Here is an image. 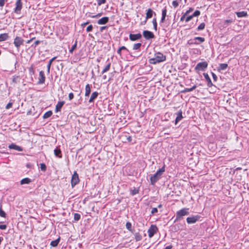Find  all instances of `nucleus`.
Instances as JSON below:
<instances>
[{"instance_id":"obj_12","label":"nucleus","mask_w":249,"mask_h":249,"mask_svg":"<svg viewBox=\"0 0 249 249\" xmlns=\"http://www.w3.org/2000/svg\"><path fill=\"white\" fill-rule=\"evenodd\" d=\"M177 117L175 121V124H177L182 118V112L181 110H178L176 113Z\"/></svg>"},{"instance_id":"obj_36","label":"nucleus","mask_w":249,"mask_h":249,"mask_svg":"<svg viewBox=\"0 0 249 249\" xmlns=\"http://www.w3.org/2000/svg\"><path fill=\"white\" fill-rule=\"evenodd\" d=\"M139 192V189L136 188L135 187L133 189L130 190V194L132 196H134V195L138 194Z\"/></svg>"},{"instance_id":"obj_35","label":"nucleus","mask_w":249,"mask_h":249,"mask_svg":"<svg viewBox=\"0 0 249 249\" xmlns=\"http://www.w3.org/2000/svg\"><path fill=\"white\" fill-rule=\"evenodd\" d=\"M142 46V44L141 43H135L133 46V50H137L140 49V48Z\"/></svg>"},{"instance_id":"obj_47","label":"nucleus","mask_w":249,"mask_h":249,"mask_svg":"<svg viewBox=\"0 0 249 249\" xmlns=\"http://www.w3.org/2000/svg\"><path fill=\"white\" fill-rule=\"evenodd\" d=\"M135 238L137 241H140L142 239V236L141 234H135Z\"/></svg>"},{"instance_id":"obj_2","label":"nucleus","mask_w":249,"mask_h":249,"mask_svg":"<svg viewBox=\"0 0 249 249\" xmlns=\"http://www.w3.org/2000/svg\"><path fill=\"white\" fill-rule=\"evenodd\" d=\"M188 211V208H183L178 211L176 213L175 222L180 221L183 218L184 216L188 215L189 214Z\"/></svg>"},{"instance_id":"obj_54","label":"nucleus","mask_w":249,"mask_h":249,"mask_svg":"<svg viewBox=\"0 0 249 249\" xmlns=\"http://www.w3.org/2000/svg\"><path fill=\"white\" fill-rule=\"evenodd\" d=\"M158 208H153L152 209L151 213L152 214H154L155 213H158Z\"/></svg>"},{"instance_id":"obj_9","label":"nucleus","mask_w":249,"mask_h":249,"mask_svg":"<svg viewBox=\"0 0 249 249\" xmlns=\"http://www.w3.org/2000/svg\"><path fill=\"white\" fill-rule=\"evenodd\" d=\"M129 39L132 41H135L141 39L142 38V35L141 33L136 34H130L129 35Z\"/></svg>"},{"instance_id":"obj_53","label":"nucleus","mask_w":249,"mask_h":249,"mask_svg":"<svg viewBox=\"0 0 249 249\" xmlns=\"http://www.w3.org/2000/svg\"><path fill=\"white\" fill-rule=\"evenodd\" d=\"M178 2L177 0H174L172 2V5L174 8H176L178 6Z\"/></svg>"},{"instance_id":"obj_55","label":"nucleus","mask_w":249,"mask_h":249,"mask_svg":"<svg viewBox=\"0 0 249 249\" xmlns=\"http://www.w3.org/2000/svg\"><path fill=\"white\" fill-rule=\"evenodd\" d=\"M193 18V16H192V15L186 17V18H185V22H188V21L191 20Z\"/></svg>"},{"instance_id":"obj_23","label":"nucleus","mask_w":249,"mask_h":249,"mask_svg":"<svg viewBox=\"0 0 249 249\" xmlns=\"http://www.w3.org/2000/svg\"><path fill=\"white\" fill-rule=\"evenodd\" d=\"M9 35L7 33L1 34L0 35V42L4 41L9 38Z\"/></svg>"},{"instance_id":"obj_45","label":"nucleus","mask_w":249,"mask_h":249,"mask_svg":"<svg viewBox=\"0 0 249 249\" xmlns=\"http://www.w3.org/2000/svg\"><path fill=\"white\" fill-rule=\"evenodd\" d=\"M195 40H196V41H198L199 42V43H200L204 42L205 38L202 37H195Z\"/></svg>"},{"instance_id":"obj_43","label":"nucleus","mask_w":249,"mask_h":249,"mask_svg":"<svg viewBox=\"0 0 249 249\" xmlns=\"http://www.w3.org/2000/svg\"><path fill=\"white\" fill-rule=\"evenodd\" d=\"M40 168L41 171L45 172L47 170V166L44 163H41L40 164Z\"/></svg>"},{"instance_id":"obj_34","label":"nucleus","mask_w":249,"mask_h":249,"mask_svg":"<svg viewBox=\"0 0 249 249\" xmlns=\"http://www.w3.org/2000/svg\"><path fill=\"white\" fill-rule=\"evenodd\" d=\"M52 114H53L52 111L51 110H49V111L46 112V113H45V114L43 115V118L44 119L48 118L50 117H51Z\"/></svg>"},{"instance_id":"obj_32","label":"nucleus","mask_w":249,"mask_h":249,"mask_svg":"<svg viewBox=\"0 0 249 249\" xmlns=\"http://www.w3.org/2000/svg\"><path fill=\"white\" fill-rule=\"evenodd\" d=\"M110 66H111V63L109 62L107 65V66L105 67V68L103 69V70L101 72V74H103L104 73H105V72H107V71H108L109 70V69H110Z\"/></svg>"},{"instance_id":"obj_21","label":"nucleus","mask_w":249,"mask_h":249,"mask_svg":"<svg viewBox=\"0 0 249 249\" xmlns=\"http://www.w3.org/2000/svg\"><path fill=\"white\" fill-rule=\"evenodd\" d=\"M54 154L55 156L59 158H61L62 157L61 151L59 147H56L54 150Z\"/></svg>"},{"instance_id":"obj_33","label":"nucleus","mask_w":249,"mask_h":249,"mask_svg":"<svg viewBox=\"0 0 249 249\" xmlns=\"http://www.w3.org/2000/svg\"><path fill=\"white\" fill-rule=\"evenodd\" d=\"M74 221L73 222H77L81 218V214L79 213H74Z\"/></svg>"},{"instance_id":"obj_51","label":"nucleus","mask_w":249,"mask_h":249,"mask_svg":"<svg viewBox=\"0 0 249 249\" xmlns=\"http://www.w3.org/2000/svg\"><path fill=\"white\" fill-rule=\"evenodd\" d=\"M124 137L126 138V140L127 141V142H131L132 139L131 136L124 135Z\"/></svg>"},{"instance_id":"obj_7","label":"nucleus","mask_w":249,"mask_h":249,"mask_svg":"<svg viewBox=\"0 0 249 249\" xmlns=\"http://www.w3.org/2000/svg\"><path fill=\"white\" fill-rule=\"evenodd\" d=\"M22 8V3L21 0H17L16 2V7L14 9V12L17 14H19Z\"/></svg>"},{"instance_id":"obj_39","label":"nucleus","mask_w":249,"mask_h":249,"mask_svg":"<svg viewBox=\"0 0 249 249\" xmlns=\"http://www.w3.org/2000/svg\"><path fill=\"white\" fill-rule=\"evenodd\" d=\"M77 44V40H76L74 44L72 46L71 49L69 51L70 53H73V51L76 49Z\"/></svg>"},{"instance_id":"obj_57","label":"nucleus","mask_w":249,"mask_h":249,"mask_svg":"<svg viewBox=\"0 0 249 249\" xmlns=\"http://www.w3.org/2000/svg\"><path fill=\"white\" fill-rule=\"evenodd\" d=\"M12 105H13V103L10 102L7 104V105L6 106L5 108L9 109L12 107Z\"/></svg>"},{"instance_id":"obj_38","label":"nucleus","mask_w":249,"mask_h":249,"mask_svg":"<svg viewBox=\"0 0 249 249\" xmlns=\"http://www.w3.org/2000/svg\"><path fill=\"white\" fill-rule=\"evenodd\" d=\"M152 23L153 24V28H154V30L156 31H157L158 24H157L156 18H154L153 19Z\"/></svg>"},{"instance_id":"obj_41","label":"nucleus","mask_w":249,"mask_h":249,"mask_svg":"<svg viewBox=\"0 0 249 249\" xmlns=\"http://www.w3.org/2000/svg\"><path fill=\"white\" fill-rule=\"evenodd\" d=\"M19 79V76L14 75L13 76L12 81L13 83L17 84V83L19 82V81L18 80Z\"/></svg>"},{"instance_id":"obj_27","label":"nucleus","mask_w":249,"mask_h":249,"mask_svg":"<svg viewBox=\"0 0 249 249\" xmlns=\"http://www.w3.org/2000/svg\"><path fill=\"white\" fill-rule=\"evenodd\" d=\"M228 66L227 64L221 63V64H219V66L217 70L218 71H224L228 68Z\"/></svg>"},{"instance_id":"obj_63","label":"nucleus","mask_w":249,"mask_h":249,"mask_svg":"<svg viewBox=\"0 0 249 249\" xmlns=\"http://www.w3.org/2000/svg\"><path fill=\"white\" fill-rule=\"evenodd\" d=\"M107 26L101 27L100 29V32H103V30H104L105 29H107Z\"/></svg>"},{"instance_id":"obj_4","label":"nucleus","mask_w":249,"mask_h":249,"mask_svg":"<svg viewBox=\"0 0 249 249\" xmlns=\"http://www.w3.org/2000/svg\"><path fill=\"white\" fill-rule=\"evenodd\" d=\"M80 181L79 178V175L76 171H74L73 175H72L71 183L72 188H73L76 185H77Z\"/></svg>"},{"instance_id":"obj_42","label":"nucleus","mask_w":249,"mask_h":249,"mask_svg":"<svg viewBox=\"0 0 249 249\" xmlns=\"http://www.w3.org/2000/svg\"><path fill=\"white\" fill-rule=\"evenodd\" d=\"M205 27V24L203 22L201 23L197 28L196 30L197 31H201L203 30Z\"/></svg>"},{"instance_id":"obj_46","label":"nucleus","mask_w":249,"mask_h":249,"mask_svg":"<svg viewBox=\"0 0 249 249\" xmlns=\"http://www.w3.org/2000/svg\"><path fill=\"white\" fill-rule=\"evenodd\" d=\"M77 237L76 236H74L71 235V237L68 239V242L70 243H71L73 241H74L75 239H77Z\"/></svg>"},{"instance_id":"obj_59","label":"nucleus","mask_w":249,"mask_h":249,"mask_svg":"<svg viewBox=\"0 0 249 249\" xmlns=\"http://www.w3.org/2000/svg\"><path fill=\"white\" fill-rule=\"evenodd\" d=\"M187 15H185L184 13L181 17L180 20L183 21V20H185V18H186Z\"/></svg>"},{"instance_id":"obj_6","label":"nucleus","mask_w":249,"mask_h":249,"mask_svg":"<svg viewBox=\"0 0 249 249\" xmlns=\"http://www.w3.org/2000/svg\"><path fill=\"white\" fill-rule=\"evenodd\" d=\"M142 35L146 40H151L155 37L152 32L148 30H144L142 32Z\"/></svg>"},{"instance_id":"obj_16","label":"nucleus","mask_w":249,"mask_h":249,"mask_svg":"<svg viewBox=\"0 0 249 249\" xmlns=\"http://www.w3.org/2000/svg\"><path fill=\"white\" fill-rule=\"evenodd\" d=\"M64 104H65V102L64 101H58L55 106V112H57L60 111L62 107L63 106Z\"/></svg>"},{"instance_id":"obj_60","label":"nucleus","mask_w":249,"mask_h":249,"mask_svg":"<svg viewBox=\"0 0 249 249\" xmlns=\"http://www.w3.org/2000/svg\"><path fill=\"white\" fill-rule=\"evenodd\" d=\"M6 0H0V6L3 7L5 4Z\"/></svg>"},{"instance_id":"obj_25","label":"nucleus","mask_w":249,"mask_h":249,"mask_svg":"<svg viewBox=\"0 0 249 249\" xmlns=\"http://www.w3.org/2000/svg\"><path fill=\"white\" fill-rule=\"evenodd\" d=\"M31 182H32L31 179H30L28 178H24L20 180V184L22 185V184H29Z\"/></svg>"},{"instance_id":"obj_48","label":"nucleus","mask_w":249,"mask_h":249,"mask_svg":"<svg viewBox=\"0 0 249 249\" xmlns=\"http://www.w3.org/2000/svg\"><path fill=\"white\" fill-rule=\"evenodd\" d=\"M200 14V12L199 10H196L194 13L193 14L192 16L193 17H198Z\"/></svg>"},{"instance_id":"obj_17","label":"nucleus","mask_w":249,"mask_h":249,"mask_svg":"<svg viewBox=\"0 0 249 249\" xmlns=\"http://www.w3.org/2000/svg\"><path fill=\"white\" fill-rule=\"evenodd\" d=\"M8 147L11 149H14L19 152L23 151V148L21 146L17 145L15 143H12L10 144Z\"/></svg>"},{"instance_id":"obj_19","label":"nucleus","mask_w":249,"mask_h":249,"mask_svg":"<svg viewBox=\"0 0 249 249\" xmlns=\"http://www.w3.org/2000/svg\"><path fill=\"white\" fill-rule=\"evenodd\" d=\"M109 21V18L107 17H104L99 19L97 21V23L99 25H103L107 24Z\"/></svg>"},{"instance_id":"obj_56","label":"nucleus","mask_w":249,"mask_h":249,"mask_svg":"<svg viewBox=\"0 0 249 249\" xmlns=\"http://www.w3.org/2000/svg\"><path fill=\"white\" fill-rule=\"evenodd\" d=\"M211 74H212V75L213 78V81H217V77L216 75L214 73H213V72H211Z\"/></svg>"},{"instance_id":"obj_8","label":"nucleus","mask_w":249,"mask_h":249,"mask_svg":"<svg viewBox=\"0 0 249 249\" xmlns=\"http://www.w3.org/2000/svg\"><path fill=\"white\" fill-rule=\"evenodd\" d=\"M24 40L20 36H16L14 39V44L15 47L18 49L23 44Z\"/></svg>"},{"instance_id":"obj_52","label":"nucleus","mask_w":249,"mask_h":249,"mask_svg":"<svg viewBox=\"0 0 249 249\" xmlns=\"http://www.w3.org/2000/svg\"><path fill=\"white\" fill-rule=\"evenodd\" d=\"M99 5L104 4L106 2V0H96Z\"/></svg>"},{"instance_id":"obj_62","label":"nucleus","mask_w":249,"mask_h":249,"mask_svg":"<svg viewBox=\"0 0 249 249\" xmlns=\"http://www.w3.org/2000/svg\"><path fill=\"white\" fill-rule=\"evenodd\" d=\"M193 8H190L187 11H186V12L185 13V15H188L191 12H192L193 10Z\"/></svg>"},{"instance_id":"obj_3","label":"nucleus","mask_w":249,"mask_h":249,"mask_svg":"<svg viewBox=\"0 0 249 249\" xmlns=\"http://www.w3.org/2000/svg\"><path fill=\"white\" fill-rule=\"evenodd\" d=\"M208 64L206 61L199 62L197 64L195 68V70L196 71H204L207 68Z\"/></svg>"},{"instance_id":"obj_31","label":"nucleus","mask_w":249,"mask_h":249,"mask_svg":"<svg viewBox=\"0 0 249 249\" xmlns=\"http://www.w3.org/2000/svg\"><path fill=\"white\" fill-rule=\"evenodd\" d=\"M199 43L198 41H196V40H195V38L194 39H189L187 41V44L189 45L195 44L198 45Z\"/></svg>"},{"instance_id":"obj_10","label":"nucleus","mask_w":249,"mask_h":249,"mask_svg":"<svg viewBox=\"0 0 249 249\" xmlns=\"http://www.w3.org/2000/svg\"><path fill=\"white\" fill-rule=\"evenodd\" d=\"M45 79L46 77L45 76L44 72L43 71H40L39 73V77L37 84L41 85L44 84L45 82Z\"/></svg>"},{"instance_id":"obj_24","label":"nucleus","mask_w":249,"mask_h":249,"mask_svg":"<svg viewBox=\"0 0 249 249\" xmlns=\"http://www.w3.org/2000/svg\"><path fill=\"white\" fill-rule=\"evenodd\" d=\"M91 92L90 86L88 84L86 85L85 87V94L86 97H89Z\"/></svg>"},{"instance_id":"obj_22","label":"nucleus","mask_w":249,"mask_h":249,"mask_svg":"<svg viewBox=\"0 0 249 249\" xmlns=\"http://www.w3.org/2000/svg\"><path fill=\"white\" fill-rule=\"evenodd\" d=\"M56 58V57H53L52 59H51L49 60V61L48 62V65L47 66V72L48 74L50 73V69H51V67L52 62Z\"/></svg>"},{"instance_id":"obj_11","label":"nucleus","mask_w":249,"mask_h":249,"mask_svg":"<svg viewBox=\"0 0 249 249\" xmlns=\"http://www.w3.org/2000/svg\"><path fill=\"white\" fill-rule=\"evenodd\" d=\"M160 178L161 177L156 173L152 175L150 177L151 184L154 185Z\"/></svg>"},{"instance_id":"obj_44","label":"nucleus","mask_w":249,"mask_h":249,"mask_svg":"<svg viewBox=\"0 0 249 249\" xmlns=\"http://www.w3.org/2000/svg\"><path fill=\"white\" fill-rule=\"evenodd\" d=\"M29 71L30 74L32 76L35 74V70L34 68V65H32L31 67L29 68Z\"/></svg>"},{"instance_id":"obj_58","label":"nucleus","mask_w":249,"mask_h":249,"mask_svg":"<svg viewBox=\"0 0 249 249\" xmlns=\"http://www.w3.org/2000/svg\"><path fill=\"white\" fill-rule=\"evenodd\" d=\"M74 97L73 93L71 92L69 94V99L70 100H71Z\"/></svg>"},{"instance_id":"obj_64","label":"nucleus","mask_w":249,"mask_h":249,"mask_svg":"<svg viewBox=\"0 0 249 249\" xmlns=\"http://www.w3.org/2000/svg\"><path fill=\"white\" fill-rule=\"evenodd\" d=\"M6 228V225H0V229L5 230Z\"/></svg>"},{"instance_id":"obj_18","label":"nucleus","mask_w":249,"mask_h":249,"mask_svg":"<svg viewBox=\"0 0 249 249\" xmlns=\"http://www.w3.org/2000/svg\"><path fill=\"white\" fill-rule=\"evenodd\" d=\"M167 16V7L165 6L164 8L162 10V16L160 20V23H164L165 21V18Z\"/></svg>"},{"instance_id":"obj_30","label":"nucleus","mask_w":249,"mask_h":249,"mask_svg":"<svg viewBox=\"0 0 249 249\" xmlns=\"http://www.w3.org/2000/svg\"><path fill=\"white\" fill-rule=\"evenodd\" d=\"M165 172V166L164 165L161 168L159 169L156 173L159 176L161 177L162 174Z\"/></svg>"},{"instance_id":"obj_37","label":"nucleus","mask_w":249,"mask_h":249,"mask_svg":"<svg viewBox=\"0 0 249 249\" xmlns=\"http://www.w3.org/2000/svg\"><path fill=\"white\" fill-rule=\"evenodd\" d=\"M126 228L129 231L133 232V230L132 229V224L130 222H126Z\"/></svg>"},{"instance_id":"obj_49","label":"nucleus","mask_w":249,"mask_h":249,"mask_svg":"<svg viewBox=\"0 0 249 249\" xmlns=\"http://www.w3.org/2000/svg\"><path fill=\"white\" fill-rule=\"evenodd\" d=\"M41 41L39 40H36L33 45H32L31 47L35 48L37 45H38Z\"/></svg>"},{"instance_id":"obj_61","label":"nucleus","mask_w":249,"mask_h":249,"mask_svg":"<svg viewBox=\"0 0 249 249\" xmlns=\"http://www.w3.org/2000/svg\"><path fill=\"white\" fill-rule=\"evenodd\" d=\"M33 165L31 163H27L26 165V166L28 168H31L33 167Z\"/></svg>"},{"instance_id":"obj_13","label":"nucleus","mask_w":249,"mask_h":249,"mask_svg":"<svg viewBox=\"0 0 249 249\" xmlns=\"http://www.w3.org/2000/svg\"><path fill=\"white\" fill-rule=\"evenodd\" d=\"M158 231V228L156 225H151L148 230V233H156Z\"/></svg>"},{"instance_id":"obj_28","label":"nucleus","mask_w":249,"mask_h":249,"mask_svg":"<svg viewBox=\"0 0 249 249\" xmlns=\"http://www.w3.org/2000/svg\"><path fill=\"white\" fill-rule=\"evenodd\" d=\"M60 237L59 236L56 240L52 241L50 243L51 246L53 247H56L60 241Z\"/></svg>"},{"instance_id":"obj_15","label":"nucleus","mask_w":249,"mask_h":249,"mask_svg":"<svg viewBox=\"0 0 249 249\" xmlns=\"http://www.w3.org/2000/svg\"><path fill=\"white\" fill-rule=\"evenodd\" d=\"M203 75H204L206 81L207 82V86L209 88L213 86L214 85L213 84V83L212 82V81H211L209 75L208 74V73H203Z\"/></svg>"},{"instance_id":"obj_20","label":"nucleus","mask_w":249,"mask_h":249,"mask_svg":"<svg viewBox=\"0 0 249 249\" xmlns=\"http://www.w3.org/2000/svg\"><path fill=\"white\" fill-rule=\"evenodd\" d=\"M99 95V93L97 91H94L92 93L91 95L89 100V103H92L94 100L97 98Z\"/></svg>"},{"instance_id":"obj_40","label":"nucleus","mask_w":249,"mask_h":249,"mask_svg":"<svg viewBox=\"0 0 249 249\" xmlns=\"http://www.w3.org/2000/svg\"><path fill=\"white\" fill-rule=\"evenodd\" d=\"M0 216L5 218L6 217V213L2 209V206L0 205Z\"/></svg>"},{"instance_id":"obj_26","label":"nucleus","mask_w":249,"mask_h":249,"mask_svg":"<svg viewBox=\"0 0 249 249\" xmlns=\"http://www.w3.org/2000/svg\"><path fill=\"white\" fill-rule=\"evenodd\" d=\"M236 14L238 18L247 17L248 16V13L246 11L237 12Z\"/></svg>"},{"instance_id":"obj_5","label":"nucleus","mask_w":249,"mask_h":249,"mask_svg":"<svg viewBox=\"0 0 249 249\" xmlns=\"http://www.w3.org/2000/svg\"><path fill=\"white\" fill-rule=\"evenodd\" d=\"M200 218H201V216L199 215H192L190 217H187L186 221L189 224H194L198 221Z\"/></svg>"},{"instance_id":"obj_1","label":"nucleus","mask_w":249,"mask_h":249,"mask_svg":"<svg viewBox=\"0 0 249 249\" xmlns=\"http://www.w3.org/2000/svg\"><path fill=\"white\" fill-rule=\"evenodd\" d=\"M166 56L161 53L156 52L154 54V57L149 59V63L151 64L155 65L157 63L162 62L166 60Z\"/></svg>"},{"instance_id":"obj_50","label":"nucleus","mask_w":249,"mask_h":249,"mask_svg":"<svg viewBox=\"0 0 249 249\" xmlns=\"http://www.w3.org/2000/svg\"><path fill=\"white\" fill-rule=\"evenodd\" d=\"M93 26L92 25H89L87 27L86 31L87 32H91L93 30Z\"/></svg>"},{"instance_id":"obj_14","label":"nucleus","mask_w":249,"mask_h":249,"mask_svg":"<svg viewBox=\"0 0 249 249\" xmlns=\"http://www.w3.org/2000/svg\"><path fill=\"white\" fill-rule=\"evenodd\" d=\"M153 15H156V13L154 11H153V10L152 9L148 8L146 10L145 18H146V19L150 18L152 17Z\"/></svg>"},{"instance_id":"obj_29","label":"nucleus","mask_w":249,"mask_h":249,"mask_svg":"<svg viewBox=\"0 0 249 249\" xmlns=\"http://www.w3.org/2000/svg\"><path fill=\"white\" fill-rule=\"evenodd\" d=\"M196 85H194L191 88H185L183 90L181 91L182 93H186L188 92H190L191 91H193L194 89H196Z\"/></svg>"}]
</instances>
